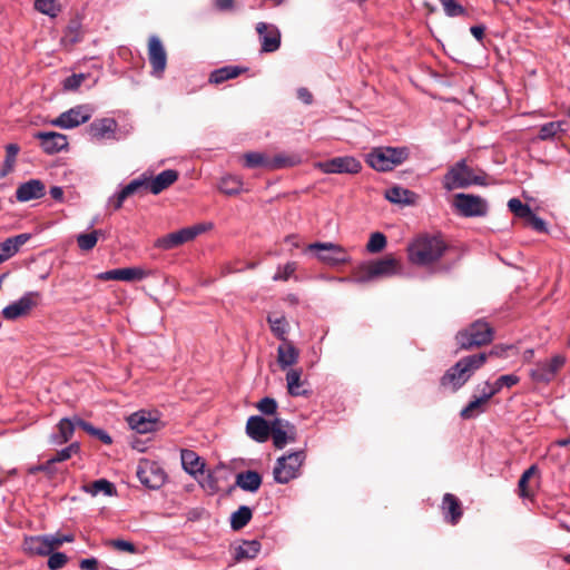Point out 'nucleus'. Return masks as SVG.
Masks as SVG:
<instances>
[{
  "mask_svg": "<svg viewBox=\"0 0 570 570\" xmlns=\"http://www.w3.org/2000/svg\"><path fill=\"white\" fill-rule=\"evenodd\" d=\"M487 360L488 355L485 353L462 357L444 373L441 385L452 392L458 391L471 379L475 371L483 366Z\"/></svg>",
  "mask_w": 570,
  "mask_h": 570,
  "instance_id": "nucleus-1",
  "label": "nucleus"
},
{
  "mask_svg": "<svg viewBox=\"0 0 570 570\" xmlns=\"http://www.w3.org/2000/svg\"><path fill=\"white\" fill-rule=\"evenodd\" d=\"M446 249L443 239L436 236H421L407 246L409 261L417 266H428L439 261Z\"/></svg>",
  "mask_w": 570,
  "mask_h": 570,
  "instance_id": "nucleus-2",
  "label": "nucleus"
},
{
  "mask_svg": "<svg viewBox=\"0 0 570 570\" xmlns=\"http://www.w3.org/2000/svg\"><path fill=\"white\" fill-rule=\"evenodd\" d=\"M410 156L407 147H376L366 156V163L377 171H389L403 164Z\"/></svg>",
  "mask_w": 570,
  "mask_h": 570,
  "instance_id": "nucleus-3",
  "label": "nucleus"
},
{
  "mask_svg": "<svg viewBox=\"0 0 570 570\" xmlns=\"http://www.w3.org/2000/svg\"><path fill=\"white\" fill-rule=\"evenodd\" d=\"M493 330L489 323L478 320L468 328L456 334V342L462 350L487 345L492 342Z\"/></svg>",
  "mask_w": 570,
  "mask_h": 570,
  "instance_id": "nucleus-4",
  "label": "nucleus"
},
{
  "mask_svg": "<svg viewBox=\"0 0 570 570\" xmlns=\"http://www.w3.org/2000/svg\"><path fill=\"white\" fill-rule=\"evenodd\" d=\"M305 460V453L297 451L283 455L277 459L274 466V480L277 483L285 484L299 475V469Z\"/></svg>",
  "mask_w": 570,
  "mask_h": 570,
  "instance_id": "nucleus-5",
  "label": "nucleus"
},
{
  "mask_svg": "<svg viewBox=\"0 0 570 570\" xmlns=\"http://www.w3.org/2000/svg\"><path fill=\"white\" fill-rule=\"evenodd\" d=\"M483 184L482 177L475 175L464 160L456 163L444 176L443 186L448 190Z\"/></svg>",
  "mask_w": 570,
  "mask_h": 570,
  "instance_id": "nucleus-6",
  "label": "nucleus"
},
{
  "mask_svg": "<svg viewBox=\"0 0 570 570\" xmlns=\"http://www.w3.org/2000/svg\"><path fill=\"white\" fill-rule=\"evenodd\" d=\"M307 250L315 252L316 258L328 266H338L351 261L346 249L335 243H312Z\"/></svg>",
  "mask_w": 570,
  "mask_h": 570,
  "instance_id": "nucleus-7",
  "label": "nucleus"
},
{
  "mask_svg": "<svg viewBox=\"0 0 570 570\" xmlns=\"http://www.w3.org/2000/svg\"><path fill=\"white\" fill-rule=\"evenodd\" d=\"M40 299L39 292H27L19 299L7 305L1 315L7 321H16L20 317H26L37 306Z\"/></svg>",
  "mask_w": 570,
  "mask_h": 570,
  "instance_id": "nucleus-8",
  "label": "nucleus"
},
{
  "mask_svg": "<svg viewBox=\"0 0 570 570\" xmlns=\"http://www.w3.org/2000/svg\"><path fill=\"white\" fill-rule=\"evenodd\" d=\"M316 169L324 174H358L362 169V164L353 156L334 157L325 161L314 164Z\"/></svg>",
  "mask_w": 570,
  "mask_h": 570,
  "instance_id": "nucleus-9",
  "label": "nucleus"
},
{
  "mask_svg": "<svg viewBox=\"0 0 570 570\" xmlns=\"http://www.w3.org/2000/svg\"><path fill=\"white\" fill-rule=\"evenodd\" d=\"M205 229L206 228L204 225H195V226L181 228L177 232L167 234V235L158 238L155 242V247L164 249V250L173 249L175 247H178L185 243H188V242L195 239L199 234L205 232Z\"/></svg>",
  "mask_w": 570,
  "mask_h": 570,
  "instance_id": "nucleus-10",
  "label": "nucleus"
},
{
  "mask_svg": "<svg viewBox=\"0 0 570 570\" xmlns=\"http://www.w3.org/2000/svg\"><path fill=\"white\" fill-rule=\"evenodd\" d=\"M136 473L139 481L149 489H159L167 479L164 469L158 463L149 460H141Z\"/></svg>",
  "mask_w": 570,
  "mask_h": 570,
  "instance_id": "nucleus-11",
  "label": "nucleus"
},
{
  "mask_svg": "<svg viewBox=\"0 0 570 570\" xmlns=\"http://www.w3.org/2000/svg\"><path fill=\"white\" fill-rule=\"evenodd\" d=\"M91 116L92 109L88 105H79L51 120V125L62 129H71L87 122Z\"/></svg>",
  "mask_w": 570,
  "mask_h": 570,
  "instance_id": "nucleus-12",
  "label": "nucleus"
},
{
  "mask_svg": "<svg viewBox=\"0 0 570 570\" xmlns=\"http://www.w3.org/2000/svg\"><path fill=\"white\" fill-rule=\"evenodd\" d=\"M454 206L465 217L484 216L488 212V205L483 198L469 194H456Z\"/></svg>",
  "mask_w": 570,
  "mask_h": 570,
  "instance_id": "nucleus-13",
  "label": "nucleus"
},
{
  "mask_svg": "<svg viewBox=\"0 0 570 570\" xmlns=\"http://www.w3.org/2000/svg\"><path fill=\"white\" fill-rule=\"evenodd\" d=\"M566 360L561 355H556L550 360L538 362L530 370V376L534 382L548 383L554 379L557 372L563 366Z\"/></svg>",
  "mask_w": 570,
  "mask_h": 570,
  "instance_id": "nucleus-14",
  "label": "nucleus"
},
{
  "mask_svg": "<svg viewBox=\"0 0 570 570\" xmlns=\"http://www.w3.org/2000/svg\"><path fill=\"white\" fill-rule=\"evenodd\" d=\"M118 124L114 118L95 119L87 128V131L94 141L118 140Z\"/></svg>",
  "mask_w": 570,
  "mask_h": 570,
  "instance_id": "nucleus-15",
  "label": "nucleus"
},
{
  "mask_svg": "<svg viewBox=\"0 0 570 570\" xmlns=\"http://www.w3.org/2000/svg\"><path fill=\"white\" fill-rule=\"evenodd\" d=\"M148 59L151 66V75L161 78L167 66V53L161 40L157 36L149 38Z\"/></svg>",
  "mask_w": 570,
  "mask_h": 570,
  "instance_id": "nucleus-16",
  "label": "nucleus"
},
{
  "mask_svg": "<svg viewBox=\"0 0 570 570\" xmlns=\"http://www.w3.org/2000/svg\"><path fill=\"white\" fill-rule=\"evenodd\" d=\"M127 421L130 429L140 434L155 432L159 430L161 425L159 419L147 411L135 412L129 415Z\"/></svg>",
  "mask_w": 570,
  "mask_h": 570,
  "instance_id": "nucleus-17",
  "label": "nucleus"
},
{
  "mask_svg": "<svg viewBox=\"0 0 570 570\" xmlns=\"http://www.w3.org/2000/svg\"><path fill=\"white\" fill-rule=\"evenodd\" d=\"M256 31L259 36L263 52H274L278 50L281 46V32L276 26L258 22L256 24Z\"/></svg>",
  "mask_w": 570,
  "mask_h": 570,
  "instance_id": "nucleus-18",
  "label": "nucleus"
},
{
  "mask_svg": "<svg viewBox=\"0 0 570 570\" xmlns=\"http://www.w3.org/2000/svg\"><path fill=\"white\" fill-rule=\"evenodd\" d=\"M147 276L146 271L139 267H126V268H117L110 269L97 275V278L100 281H122V282H134L141 281Z\"/></svg>",
  "mask_w": 570,
  "mask_h": 570,
  "instance_id": "nucleus-19",
  "label": "nucleus"
},
{
  "mask_svg": "<svg viewBox=\"0 0 570 570\" xmlns=\"http://www.w3.org/2000/svg\"><path fill=\"white\" fill-rule=\"evenodd\" d=\"M372 267V275L377 278L392 277L402 273V265L392 255L368 263Z\"/></svg>",
  "mask_w": 570,
  "mask_h": 570,
  "instance_id": "nucleus-20",
  "label": "nucleus"
},
{
  "mask_svg": "<svg viewBox=\"0 0 570 570\" xmlns=\"http://www.w3.org/2000/svg\"><path fill=\"white\" fill-rule=\"evenodd\" d=\"M35 138L40 140V145L47 154L59 153L68 146L67 137L56 131H39L35 134Z\"/></svg>",
  "mask_w": 570,
  "mask_h": 570,
  "instance_id": "nucleus-21",
  "label": "nucleus"
},
{
  "mask_svg": "<svg viewBox=\"0 0 570 570\" xmlns=\"http://www.w3.org/2000/svg\"><path fill=\"white\" fill-rule=\"evenodd\" d=\"M272 424L258 415H253L247 420L246 423V433L250 439L256 442H265L268 440L271 435Z\"/></svg>",
  "mask_w": 570,
  "mask_h": 570,
  "instance_id": "nucleus-22",
  "label": "nucleus"
},
{
  "mask_svg": "<svg viewBox=\"0 0 570 570\" xmlns=\"http://www.w3.org/2000/svg\"><path fill=\"white\" fill-rule=\"evenodd\" d=\"M46 194V186L39 179H30L21 184L16 190V197L19 202L26 203L39 199Z\"/></svg>",
  "mask_w": 570,
  "mask_h": 570,
  "instance_id": "nucleus-23",
  "label": "nucleus"
},
{
  "mask_svg": "<svg viewBox=\"0 0 570 570\" xmlns=\"http://www.w3.org/2000/svg\"><path fill=\"white\" fill-rule=\"evenodd\" d=\"M177 178L178 173L176 170L167 169L158 174L156 177H151L146 174V184L148 190L154 195H157L173 185Z\"/></svg>",
  "mask_w": 570,
  "mask_h": 570,
  "instance_id": "nucleus-24",
  "label": "nucleus"
},
{
  "mask_svg": "<svg viewBox=\"0 0 570 570\" xmlns=\"http://www.w3.org/2000/svg\"><path fill=\"white\" fill-rule=\"evenodd\" d=\"M29 239L30 234H19L0 243V264L14 256Z\"/></svg>",
  "mask_w": 570,
  "mask_h": 570,
  "instance_id": "nucleus-25",
  "label": "nucleus"
},
{
  "mask_svg": "<svg viewBox=\"0 0 570 570\" xmlns=\"http://www.w3.org/2000/svg\"><path fill=\"white\" fill-rule=\"evenodd\" d=\"M299 351L289 341L282 342L277 347V363L282 370H286L298 362Z\"/></svg>",
  "mask_w": 570,
  "mask_h": 570,
  "instance_id": "nucleus-26",
  "label": "nucleus"
},
{
  "mask_svg": "<svg viewBox=\"0 0 570 570\" xmlns=\"http://www.w3.org/2000/svg\"><path fill=\"white\" fill-rule=\"evenodd\" d=\"M23 547L28 553L36 556H49L52 552L48 534L27 538Z\"/></svg>",
  "mask_w": 570,
  "mask_h": 570,
  "instance_id": "nucleus-27",
  "label": "nucleus"
},
{
  "mask_svg": "<svg viewBox=\"0 0 570 570\" xmlns=\"http://www.w3.org/2000/svg\"><path fill=\"white\" fill-rule=\"evenodd\" d=\"M442 511L445 520L451 524H456L462 517L461 503L459 499L451 493H446L443 497Z\"/></svg>",
  "mask_w": 570,
  "mask_h": 570,
  "instance_id": "nucleus-28",
  "label": "nucleus"
},
{
  "mask_svg": "<svg viewBox=\"0 0 570 570\" xmlns=\"http://www.w3.org/2000/svg\"><path fill=\"white\" fill-rule=\"evenodd\" d=\"M77 428V416L72 419H61L57 424V432L51 435V440L55 444H63L68 442Z\"/></svg>",
  "mask_w": 570,
  "mask_h": 570,
  "instance_id": "nucleus-29",
  "label": "nucleus"
},
{
  "mask_svg": "<svg viewBox=\"0 0 570 570\" xmlns=\"http://www.w3.org/2000/svg\"><path fill=\"white\" fill-rule=\"evenodd\" d=\"M384 196L389 202L401 205H412L416 199V195L413 191L400 186L387 188Z\"/></svg>",
  "mask_w": 570,
  "mask_h": 570,
  "instance_id": "nucleus-30",
  "label": "nucleus"
},
{
  "mask_svg": "<svg viewBox=\"0 0 570 570\" xmlns=\"http://www.w3.org/2000/svg\"><path fill=\"white\" fill-rule=\"evenodd\" d=\"M489 395H478L461 410V417L464 420L474 419L487 411Z\"/></svg>",
  "mask_w": 570,
  "mask_h": 570,
  "instance_id": "nucleus-31",
  "label": "nucleus"
},
{
  "mask_svg": "<svg viewBox=\"0 0 570 570\" xmlns=\"http://www.w3.org/2000/svg\"><path fill=\"white\" fill-rule=\"evenodd\" d=\"M261 551V543L256 540L243 541L233 548L234 559L236 562L254 559Z\"/></svg>",
  "mask_w": 570,
  "mask_h": 570,
  "instance_id": "nucleus-32",
  "label": "nucleus"
},
{
  "mask_svg": "<svg viewBox=\"0 0 570 570\" xmlns=\"http://www.w3.org/2000/svg\"><path fill=\"white\" fill-rule=\"evenodd\" d=\"M286 384L287 391L292 396H302L307 394V391L304 389L301 368H291L287 371Z\"/></svg>",
  "mask_w": 570,
  "mask_h": 570,
  "instance_id": "nucleus-33",
  "label": "nucleus"
},
{
  "mask_svg": "<svg viewBox=\"0 0 570 570\" xmlns=\"http://www.w3.org/2000/svg\"><path fill=\"white\" fill-rule=\"evenodd\" d=\"M236 484L245 491L256 492L262 484V478L256 471L248 470L236 475Z\"/></svg>",
  "mask_w": 570,
  "mask_h": 570,
  "instance_id": "nucleus-34",
  "label": "nucleus"
},
{
  "mask_svg": "<svg viewBox=\"0 0 570 570\" xmlns=\"http://www.w3.org/2000/svg\"><path fill=\"white\" fill-rule=\"evenodd\" d=\"M288 425L289 424L287 422L284 423L279 419H275L272 422L271 434H272L273 443H274L275 448L283 449L287 444L288 441H294V436L288 435L286 430L284 429L285 426H288Z\"/></svg>",
  "mask_w": 570,
  "mask_h": 570,
  "instance_id": "nucleus-35",
  "label": "nucleus"
},
{
  "mask_svg": "<svg viewBox=\"0 0 570 570\" xmlns=\"http://www.w3.org/2000/svg\"><path fill=\"white\" fill-rule=\"evenodd\" d=\"M302 158L297 154H278L269 158L268 170H277L299 165Z\"/></svg>",
  "mask_w": 570,
  "mask_h": 570,
  "instance_id": "nucleus-36",
  "label": "nucleus"
},
{
  "mask_svg": "<svg viewBox=\"0 0 570 570\" xmlns=\"http://www.w3.org/2000/svg\"><path fill=\"white\" fill-rule=\"evenodd\" d=\"M180 458L183 468L187 473L196 475L198 472H200L202 474H204V464L200 462V458L194 451L183 450Z\"/></svg>",
  "mask_w": 570,
  "mask_h": 570,
  "instance_id": "nucleus-37",
  "label": "nucleus"
},
{
  "mask_svg": "<svg viewBox=\"0 0 570 570\" xmlns=\"http://www.w3.org/2000/svg\"><path fill=\"white\" fill-rule=\"evenodd\" d=\"M267 322L269 324L271 331L278 340L282 342L288 341L287 333L289 330V324L285 316L268 315Z\"/></svg>",
  "mask_w": 570,
  "mask_h": 570,
  "instance_id": "nucleus-38",
  "label": "nucleus"
},
{
  "mask_svg": "<svg viewBox=\"0 0 570 570\" xmlns=\"http://www.w3.org/2000/svg\"><path fill=\"white\" fill-rule=\"evenodd\" d=\"M252 519V510L247 505L239 507L235 512L230 515V525L234 530H240L244 528Z\"/></svg>",
  "mask_w": 570,
  "mask_h": 570,
  "instance_id": "nucleus-39",
  "label": "nucleus"
},
{
  "mask_svg": "<svg viewBox=\"0 0 570 570\" xmlns=\"http://www.w3.org/2000/svg\"><path fill=\"white\" fill-rule=\"evenodd\" d=\"M240 73L237 67H223L210 73L209 81L213 83H222L228 79L236 78Z\"/></svg>",
  "mask_w": 570,
  "mask_h": 570,
  "instance_id": "nucleus-40",
  "label": "nucleus"
},
{
  "mask_svg": "<svg viewBox=\"0 0 570 570\" xmlns=\"http://www.w3.org/2000/svg\"><path fill=\"white\" fill-rule=\"evenodd\" d=\"M243 181L236 176H226L220 179L219 190L226 195H236L240 193Z\"/></svg>",
  "mask_w": 570,
  "mask_h": 570,
  "instance_id": "nucleus-41",
  "label": "nucleus"
},
{
  "mask_svg": "<svg viewBox=\"0 0 570 570\" xmlns=\"http://www.w3.org/2000/svg\"><path fill=\"white\" fill-rule=\"evenodd\" d=\"M144 190H148L146 184V173L139 176L138 178L131 180L128 185H126L121 190V197H130L135 194H139Z\"/></svg>",
  "mask_w": 570,
  "mask_h": 570,
  "instance_id": "nucleus-42",
  "label": "nucleus"
},
{
  "mask_svg": "<svg viewBox=\"0 0 570 570\" xmlns=\"http://www.w3.org/2000/svg\"><path fill=\"white\" fill-rule=\"evenodd\" d=\"M269 158L263 153H247L244 155V165L247 168L263 167L268 169Z\"/></svg>",
  "mask_w": 570,
  "mask_h": 570,
  "instance_id": "nucleus-43",
  "label": "nucleus"
},
{
  "mask_svg": "<svg viewBox=\"0 0 570 570\" xmlns=\"http://www.w3.org/2000/svg\"><path fill=\"white\" fill-rule=\"evenodd\" d=\"M564 121H551L540 127L539 138L541 140H548L553 138L559 132L564 131Z\"/></svg>",
  "mask_w": 570,
  "mask_h": 570,
  "instance_id": "nucleus-44",
  "label": "nucleus"
},
{
  "mask_svg": "<svg viewBox=\"0 0 570 570\" xmlns=\"http://www.w3.org/2000/svg\"><path fill=\"white\" fill-rule=\"evenodd\" d=\"M35 8L51 18H55L60 12L59 0H36Z\"/></svg>",
  "mask_w": 570,
  "mask_h": 570,
  "instance_id": "nucleus-45",
  "label": "nucleus"
},
{
  "mask_svg": "<svg viewBox=\"0 0 570 570\" xmlns=\"http://www.w3.org/2000/svg\"><path fill=\"white\" fill-rule=\"evenodd\" d=\"M99 235H101V230H92L91 233L79 234L77 236L78 247L83 252L91 250L97 245Z\"/></svg>",
  "mask_w": 570,
  "mask_h": 570,
  "instance_id": "nucleus-46",
  "label": "nucleus"
},
{
  "mask_svg": "<svg viewBox=\"0 0 570 570\" xmlns=\"http://www.w3.org/2000/svg\"><path fill=\"white\" fill-rule=\"evenodd\" d=\"M18 153L19 146L16 144H10L6 147V159L1 171V176H6L13 169Z\"/></svg>",
  "mask_w": 570,
  "mask_h": 570,
  "instance_id": "nucleus-47",
  "label": "nucleus"
},
{
  "mask_svg": "<svg viewBox=\"0 0 570 570\" xmlns=\"http://www.w3.org/2000/svg\"><path fill=\"white\" fill-rule=\"evenodd\" d=\"M114 490V484L106 479L95 481L87 489V491L92 495H97L99 493H104L105 495H112Z\"/></svg>",
  "mask_w": 570,
  "mask_h": 570,
  "instance_id": "nucleus-48",
  "label": "nucleus"
},
{
  "mask_svg": "<svg viewBox=\"0 0 570 570\" xmlns=\"http://www.w3.org/2000/svg\"><path fill=\"white\" fill-rule=\"evenodd\" d=\"M386 246V237L384 234L376 232L370 236V239L366 244V249L368 253L375 254L382 252Z\"/></svg>",
  "mask_w": 570,
  "mask_h": 570,
  "instance_id": "nucleus-49",
  "label": "nucleus"
},
{
  "mask_svg": "<svg viewBox=\"0 0 570 570\" xmlns=\"http://www.w3.org/2000/svg\"><path fill=\"white\" fill-rule=\"evenodd\" d=\"M79 450H80L79 443L73 442L70 445H68L67 448L58 451L57 454L53 458H51L50 460H48L47 463L52 464V463L66 461V460L70 459L73 454L78 453Z\"/></svg>",
  "mask_w": 570,
  "mask_h": 570,
  "instance_id": "nucleus-50",
  "label": "nucleus"
},
{
  "mask_svg": "<svg viewBox=\"0 0 570 570\" xmlns=\"http://www.w3.org/2000/svg\"><path fill=\"white\" fill-rule=\"evenodd\" d=\"M296 269H297V263H295V262H288L284 266H278L275 275L273 276V281L286 282L291 277L294 276Z\"/></svg>",
  "mask_w": 570,
  "mask_h": 570,
  "instance_id": "nucleus-51",
  "label": "nucleus"
},
{
  "mask_svg": "<svg viewBox=\"0 0 570 570\" xmlns=\"http://www.w3.org/2000/svg\"><path fill=\"white\" fill-rule=\"evenodd\" d=\"M519 382V377L514 374H507V375H501L494 383V391H491L489 392L490 395H495L497 393H499L502 387H511L515 384H518Z\"/></svg>",
  "mask_w": 570,
  "mask_h": 570,
  "instance_id": "nucleus-52",
  "label": "nucleus"
},
{
  "mask_svg": "<svg viewBox=\"0 0 570 570\" xmlns=\"http://www.w3.org/2000/svg\"><path fill=\"white\" fill-rule=\"evenodd\" d=\"M440 1L446 16L459 17L465 14V9L456 0Z\"/></svg>",
  "mask_w": 570,
  "mask_h": 570,
  "instance_id": "nucleus-53",
  "label": "nucleus"
},
{
  "mask_svg": "<svg viewBox=\"0 0 570 570\" xmlns=\"http://www.w3.org/2000/svg\"><path fill=\"white\" fill-rule=\"evenodd\" d=\"M374 279H376V277H375V275H372V267L367 263V264L360 266V268L355 275L354 282L363 284V283H370Z\"/></svg>",
  "mask_w": 570,
  "mask_h": 570,
  "instance_id": "nucleus-54",
  "label": "nucleus"
},
{
  "mask_svg": "<svg viewBox=\"0 0 570 570\" xmlns=\"http://www.w3.org/2000/svg\"><path fill=\"white\" fill-rule=\"evenodd\" d=\"M537 472V468L534 465L530 466L529 469H527L520 480H519V483H518V487H519V491H520V495L521 497H528L529 495V492H528V482H529V479Z\"/></svg>",
  "mask_w": 570,
  "mask_h": 570,
  "instance_id": "nucleus-55",
  "label": "nucleus"
},
{
  "mask_svg": "<svg viewBox=\"0 0 570 570\" xmlns=\"http://www.w3.org/2000/svg\"><path fill=\"white\" fill-rule=\"evenodd\" d=\"M68 561V558L62 552H55L49 554L48 567L51 570L61 569Z\"/></svg>",
  "mask_w": 570,
  "mask_h": 570,
  "instance_id": "nucleus-56",
  "label": "nucleus"
},
{
  "mask_svg": "<svg viewBox=\"0 0 570 570\" xmlns=\"http://www.w3.org/2000/svg\"><path fill=\"white\" fill-rule=\"evenodd\" d=\"M257 409L266 415H272L276 412L277 403L272 397H264L257 403Z\"/></svg>",
  "mask_w": 570,
  "mask_h": 570,
  "instance_id": "nucleus-57",
  "label": "nucleus"
},
{
  "mask_svg": "<svg viewBox=\"0 0 570 570\" xmlns=\"http://www.w3.org/2000/svg\"><path fill=\"white\" fill-rule=\"evenodd\" d=\"M200 485L210 492H217L219 490L218 481L214 472H207L200 480Z\"/></svg>",
  "mask_w": 570,
  "mask_h": 570,
  "instance_id": "nucleus-58",
  "label": "nucleus"
},
{
  "mask_svg": "<svg viewBox=\"0 0 570 570\" xmlns=\"http://www.w3.org/2000/svg\"><path fill=\"white\" fill-rule=\"evenodd\" d=\"M50 540V546H52V551L60 546H62L65 542H72L75 540V537L72 534H48Z\"/></svg>",
  "mask_w": 570,
  "mask_h": 570,
  "instance_id": "nucleus-59",
  "label": "nucleus"
},
{
  "mask_svg": "<svg viewBox=\"0 0 570 570\" xmlns=\"http://www.w3.org/2000/svg\"><path fill=\"white\" fill-rule=\"evenodd\" d=\"M81 570H108L96 558L82 559L79 563Z\"/></svg>",
  "mask_w": 570,
  "mask_h": 570,
  "instance_id": "nucleus-60",
  "label": "nucleus"
},
{
  "mask_svg": "<svg viewBox=\"0 0 570 570\" xmlns=\"http://www.w3.org/2000/svg\"><path fill=\"white\" fill-rule=\"evenodd\" d=\"M527 224L531 226L534 230L539 233H546L547 232V224L546 222L538 217L535 214H532L529 219L527 220Z\"/></svg>",
  "mask_w": 570,
  "mask_h": 570,
  "instance_id": "nucleus-61",
  "label": "nucleus"
},
{
  "mask_svg": "<svg viewBox=\"0 0 570 570\" xmlns=\"http://www.w3.org/2000/svg\"><path fill=\"white\" fill-rule=\"evenodd\" d=\"M111 546L119 551L129 552V553L136 552L135 546L129 541L114 540V541H111Z\"/></svg>",
  "mask_w": 570,
  "mask_h": 570,
  "instance_id": "nucleus-62",
  "label": "nucleus"
},
{
  "mask_svg": "<svg viewBox=\"0 0 570 570\" xmlns=\"http://www.w3.org/2000/svg\"><path fill=\"white\" fill-rule=\"evenodd\" d=\"M82 80H83L82 75H72L65 80V88L66 89H76L81 85Z\"/></svg>",
  "mask_w": 570,
  "mask_h": 570,
  "instance_id": "nucleus-63",
  "label": "nucleus"
},
{
  "mask_svg": "<svg viewBox=\"0 0 570 570\" xmlns=\"http://www.w3.org/2000/svg\"><path fill=\"white\" fill-rule=\"evenodd\" d=\"M127 198L126 197H121V193H117L115 195H112L109 199H108V204L110 206L114 207V209H119L121 208L124 202L126 200Z\"/></svg>",
  "mask_w": 570,
  "mask_h": 570,
  "instance_id": "nucleus-64",
  "label": "nucleus"
}]
</instances>
